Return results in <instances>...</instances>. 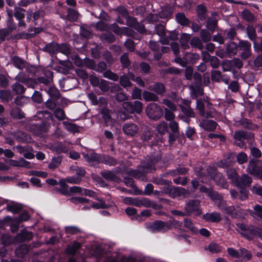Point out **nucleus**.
<instances>
[{
    "instance_id": "72a5a7b5",
    "label": "nucleus",
    "mask_w": 262,
    "mask_h": 262,
    "mask_svg": "<svg viewBox=\"0 0 262 262\" xmlns=\"http://www.w3.org/2000/svg\"><path fill=\"white\" fill-rule=\"evenodd\" d=\"M183 59L186 61L187 63L194 64L199 60L200 55L196 53L187 52L183 57Z\"/></svg>"
},
{
    "instance_id": "6ab92c4d",
    "label": "nucleus",
    "mask_w": 262,
    "mask_h": 262,
    "mask_svg": "<svg viewBox=\"0 0 262 262\" xmlns=\"http://www.w3.org/2000/svg\"><path fill=\"white\" fill-rule=\"evenodd\" d=\"M175 19L177 23L183 27H190L191 21L188 18L184 12H178L176 14Z\"/></svg>"
},
{
    "instance_id": "dca6fc26",
    "label": "nucleus",
    "mask_w": 262,
    "mask_h": 262,
    "mask_svg": "<svg viewBox=\"0 0 262 262\" xmlns=\"http://www.w3.org/2000/svg\"><path fill=\"white\" fill-rule=\"evenodd\" d=\"M217 123L213 120L203 119L200 122V126L207 132H213L215 130Z\"/></svg>"
},
{
    "instance_id": "603ef678",
    "label": "nucleus",
    "mask_w": 262,
    "mask_h": 262,
    "mask_svg": "<svg viewBox=\"0 0 262 262\" xmlns=\"http://www.w3.org/2000/svg\"><path fill=\"white\" fill-rule=\"evenodd\" d=\"M32 101L37 104H41L43 102L42 94L38 91H34L31 96Z\"/></svg>"
},
{
    "instance_id": "0eeeda50",
    "label": "nucleus",
    "mask_w": 262,
    "mask_h": 262,
    "mask_svg": "<svg viewBox=\"0 0 262 262\" xmlns=\"http://www.w3.org/2000/svg\"><path fill=\"white\" fill-rule=\"evenodd\" d=\"M235 154L233 152H230L225 155L224 158L216 163V166L224 169L225 170H228L234 166L235 161Z\"/></svg>"
},
{
    "instance_id": "c03bdc74",
    "label": "nucleus",
    "mask_w": 262,
    "mask_h": 262,
    "mask_svg": "<svg viewBox=\"0 0 262 262\" xmlns=\"http://www.w3.org/2000/svg\"><path fill=\"white\" fill-rule=\"evenodd\" d=\"M60 52L64 55H68L71 53L70 46L67 43H58L57 53Z\"/></svg>"
},
{
    "instance_id": "ea45409f",
    "label": "nucleus",
    "mask_w": 262,
    "mask_h": 262,
    "mask_svg": "<svg viewBox=\"0 0 262 262\" xmlns=\"http://www.w3.org/2000/svg\"><path fill=\"white\" fill-rule=\"evenodd\" d=\"M190 45L193 48H198L202 50L204 48L202 41L197 36L192 37L190 41Z\"/></svg>"
},
{
    "instance_id": "393cba45",
    "label": "nucleus",
    "mask_w": 262,
    "mask_h": 262,
    "mask_svg": "<svg viewBox=\"0 0 262 262\" xmlns=\"http://www.w3.org/2000/svg\"><path fill=\"white\" fill-rule=\"evenodd\" d=\"M150 90L156 93L157 95L163 96L166 93V88L164 83L156 82L150 86Z\"/></svg>"
},
{
    "instance_id": "0e129e2a",
    "label": "nucleus",
    "mask_w": 262,
    "mask_h": 262,
    "mask_svg": "<svg viewBox=\"0 0 262 262\" xmlns=\"http://www.w3.org/2000/svg\"><path fill=\"white\" fill-rule=\"evenodd\" d=\"M157 130L159 133L161 135H164L168 132V127L167 123L163 121L160 123L157 126Z\"/></svg>"
},
{
    "instance_id": "f257e3e1",
    "label": "nucleus",
    "mask_w": 262,
    "mask_h": 262,
    "mask_svg": "<svg viewBox=\"0 0 262 262\" xmlns=\"http://www.w3.org/2000/svg\"><path fill=\"white\" fill-rule=\"evenodd\" d=\"M196 175L201 179L207 178L213 180L215 184L223 188L227 189L229 184L223 174L219 172L214 166L209 165L205 170L202 167L195 171Z\"/></svg>"
},
{
    "instance_id": "f3484780",
    "label": "nucleus",
    "mask_w": 262,
    "mask_h": 262,
    "mask_svg": "<svg viewBox=\"0 0 262 262\" xmlns=\"http://www.w3.org/2000/svg\"><path fill=\"white\" fill-rule=\"evenodd\" d=\"M196 13L198 22L206 21L207 16V9L204 4H199L196 6Z\"/></svg>"
},
{
    "instance_id": "13d9d810",
    "label": "nucleus",
    "mask_w": 262,
    "mask_h": 262,
    "mask_svg": "<svg viewBox=\"0 0 262 262\" xmlns=\"http://www.w3.org/2000/svg\"><path fill=\"white\" fill-rule=\"evenodd\" d=\"M217 25V21L216 19L209 18L207 19L206 23V27L207 28L212 31L213 32Z\"/></svg>"
},
{
    "instance_id": "4d7b16f0",
    "label": "nucleus",
    "mask_w": 262,
    "mask_h": 262,
    "mask_svg": "<svg viewBox=\"0 0 262 262\" xmlns=\"http://www.w3.org/2000/svg\"><path fill=\"white\" fill-rule=\"evenodd\" d=\"M112 83L105 80L104 79H101L99 82V85H98V88L100 89L101 91L103 92H107L110 90V84Z\"/></svg>"
},
{
    "instance_id": "a211bd4d",
    "label": "nucleus",
    "mask_w": 262,
    "mask_h": 262,
    "mask_svg": "<svg viewBox=\"0 0 262 262\" xmlns=\"http://www.w3.org/2000/svg\"><path fill=\"white\" fill-rule=\"evenodd\" d=\"M100 174L107 181H112L117 183L122 182L121 179L111 170L101 171Z\"/></svg>"
},
{
    "instance_id": "79ce46f5",
    "label": "nucleus",
    "mask_w": 262,
    "mask_h": 262,
    "mask_svg": "<svg viewBox=\"0 0 262 262\" xmlns=\"http://www.w3.org/2000/svg\"><path fill=\"white\" fill-rule=\"evenodd\" d=\"M84 158L89 163L96 162L99 163L100 161L99 156L95 152L86 154L84 156Z\"/></svg>"
},
{
    "instance_id": "c85d7f7f",
    "label": "nucleus",
    "mask_w": 262,
    "mask_h": 262,
    "mask_svg": "<svg viewBox=\"0 0 262 262\" xmlns=\"http://www.w3.org/2000/svg\"><path fill=\"white\" fill-rule=\"evenodd\" d=\"M224 171L226 173L227 178L230 181L231 183L235 185L239 177L235 169L232 167Z\"/></svg>"
},
{
    "instance_id": "b1692460",
    "label": "nucleus",
    "mask_w": 262,
    "mask_h": 262,
    "mask_svg": "<svg viewBox=\"0 0 262 262\" xmlns=\"http://www.w3.org/2000/svg\"><path fill=\"white\" fill-rule=\"evenodd\" d=\"M202 218L207 222L212 223H219L222 220L220 214L216 212L206 213L203 215Z\"/></svg>"
},
{
    "instance_id": "aec40b11",
    "label": "nucleus",
    "mask_w": 262,
    "mask_h": 262,
    "mask_svg": "<svg viewBox=\"0 0 262 262\" xmlns=\"http://www.w3.org/2000/svg\"><path fill=\"white\" fill-rule=\"evenodd\" d=\"M33 237V235L31 232L24 229L16 235L15 238L17 242L23 243L29 241Z\"/></svg>"
},
{
    "instance_id": "f03ea898",
    "label": "nucleus",
    "mask_w": 262,
    "mask_h": 262,
    "mask_svg": "<svg viewBox=\"0 0 262 262\" xmlns=\"http://www.w3.org/2000/svg\"><path fill=\"white\" fill-rule=\"evenodd\" d=\"M53 72L46 70L43 71L42 75L38 77L37 78H27L24 81V84L28 88L33 89H37L39 83L47 85L53 81Z\"/></svg>"
},
{
    "instance_id": "8fccbe9b",
    "label": "nucleus",
    "mask_w": 262,
    "mask_h": 262,
    "mask_svg": "<svg viewBox=\"0 0 262 262\" xmlns=\"http://www.w3.org/2000/svg\"><path fill=\"white\" fill-rule=\"evenodd\" d=\"M120 62L123 68H128L131 64L127 53H123L120 57Z\"/></svg>"
},
{
    "instance_id": "39448f33",
    "label": "nucleus",
    "mask_w": 262,
    "mask_h": 262,
    "mask_svg": "<svg viewBox=\"0 0 262 262\" xmlns=\"http://www.w3.org/2000/svg\"><path fill=\"white\" fill-rule=\"evenodd\" d=\"M147 116L151 119L157 121L163 115V110L157 103H150L148 104L145 109Z\"/></svg>"
},
{
    "instance_id": "4c0bfd02",
    "label": "nucleus",
    "mask_w": 262,
    "mask_h": 262,
    "mask_svg": "<svg viewBox=\"0 0 262 262\" xmlns=\"http://www.w3.org/2000/svg\"><path fill=\"white\" fill-rule=\"evenodd\" d=\"M127 174L132 176L137 179H143L146 177V174L144 171L136 169H130L126 172Z\"/></svg>"
},
{
    "instance_id": "c9c22d12",
    "label": "nucleus",
    "mask_w": 262,
    "mask_h": 262,
    "mask_svg": "<svg viewBox=\"0 0 262 262\" xmlns=\"http://www.w3.org/2000/svg\"><path fill=\"white\" fill-rule=\"evenodd\" d=\"M142 96L143 99L146 101H158L159 100V98L157 94L147 91H144Z\"/></svg>"
},
{
    "instance_id": "37998d69",
    "label": "nucleus",
    "mask_w": 262,
    "mask_h": 262,
    "mask_svg": "<svg viewBox=\"0 0 262 262\" xmlns=\"http://www.w3.org/2000/svg\"><path fill=\"white\" fill-rule=\"evenodd\" d=\"M78 13L77 11L69 8L68 10V14L66 16V18L70 21H75L77 20L78 16Z\"/></svg>"
},
{
    "instance_id": "e433bc0d",
    "label": "nucleus",
    "mask_w": 262,
    "mask_h": 262,
    "mask_svg": "<svg viewBox=\"0 0 262 262\" xmlns=\"http://www.w3.org/2000/svg\"><path fill=\"white\" fill-rule=\"evenodd\" d=\"M62 156H58L52 158L51 162L48 165V167L50 169H55L58 167L62 161Z\"/></svg>"
},
{
    "instance_id": "473e14b6",
    "label": "nucleus",
    "mask_w": 262,
    "mask_h": 262,
    "mask_svg": "<svg viewBox=\"0 0 262 262\" xmlns=\"http://www.w3.org/2000/svg\"><path fill=\"white\" fill-rule=\"evenodd\" d=\"M191 97L193 99H196L199 95L202 96L204 94V89L202 85H195L191 86Z\"/></svg>"
},
{
    "instance_id": "cd10ccee",
    "label": "nucleus",
    "mask_w": 262,
    "mask_h": 262,
    "mask_svg": "<svg viewBox=\"0 0 262 262\" xmlns=\"http://www.w3.org/2000/svg\"><path fill=\"white\" fill-rule=\"evenodd\" d=\"M99 38L103 42L107 43H112L116 40L115 36L110 31L101 33Z\"/></svg>"
},
{
    "instance_id": "9d476101",
    "label": "nucleus",
    "mask_w": 262,
    "mask_h": 262,
    "mask_svg": "<svg viewBox=\"0 0 262 262\" xmlns=\"http://www.w3.org/2000/svg\"><path fill=\"white\" fill-rule=\"evenodd\" d=\"M40 90L46 91L50 98L53 100H59L61 96L59 90L53 83V81L49 85L40 86Z\"/></svg>"
},
{
    "instance_id": "bf43d9fd",
    "label": "nucleus",
    "mask_w": 262,
    "mask_h": 262,
    "mask_svg": "<svg viewBox=\"0 0 262 262\" xmlns=\"http://www.w3.org/2000/svg\"><path fill=\"white\" fill-rule=\"evenodd\" d=\"M119 82L120 85L124 88L130 87L132 85V83L130 81L129 78L125 75L120 77Z\"/></svg>"
},
{
    "instance_id": "69168bd1",
    "label": "nucleus",
    "mask_w": 262,
    "mask_h": 262,
    "mask_svg": "<svg viewBox=\"0 0 262 262\" xmlns=\"http://www.w3.org/2000/svg\"><path fill=\"white\" fill-rule=\"evenodd\" d=\"M172 14V11L170 8H166L162 10L159 14V16L161 18L166 19L170 18Z\"/></svg>"
},
{
    "instance_id": "f704fd0d",
    "label": "nucleus",
    "mask_w": 262,
    "mask_h": 262,
    "mask_svg": "<svg viewBox=\"0 0 262 262\" xmlns=\"http://www.w3.org/2000/svg\"><path fill=\"white\" fill-rule=\"evenodd\" d=\"M62 123L65 129L68 131L73 134L79 132V126L77 124L68 121H63Z\"/></svg>"
},
{
    "instance_id": "6e6d98bb",
    "label": "nucleus",
    "mask_w": 262,
    "mask_h": 262,
    "mask_svg": "<svg viewBox=\"0 0 262 262\" xmlns=\"http://www.w3.org/2000/svg\"><path fill=\"white\" fill-rule=\"evenodd\" d=\"M29 252L28 248L26 246H20L16 249L15 254L20 257H24Z\"/></svg>"
},
{
    "instance_id": "de8ad7c7",
    "label": "nucleus",
    "mask_w": 262,
    "mask_h": 262,
    "mask_svg": "<svg viewBox=\"0 0 262 262\" xmlns=\"http://www.w3.org/2000/svg\"><path fill=\"white\" fill-rule=\"evenodd\" d=\"M102 163L110 166H115L117 164V160L113 157L110 156H103Z\"/></svg>"
},
{
    "instance_id": "052dcab7",
    "label": "nucleus",
    "mask_w": 262,
    "mask_h": 262,
    "mask_svg": "<svg viewBox=\"0 0 262 262\" xmlns=\"http://www.w3.org/2000/svg\"><path fill=\"white\" fill-rule=\"evenodd\" d=\"M114 11L117 12L124 18H125L129 15L128 10L124 6H119L114 9Z\"/></svg>"
},
{
    "instance_id": "864d4df0",
    "label": "nucleus",
    "mask_w": 262,
    "mask_h": 262,
    "mask_svg": "<svg viewBox=\"0 0 262 262\" xmlns=\"http://www.w3.org/2000/svg\"><path fill=\"white\" fill-rule=\"evenodd\" d=\"M109 25L100 20L97 21L95 25L97 30L100 31H107L109 30Z\"/></svg>"
},
{
    "instance_id": "a19ab883",
    "label": "nucleus",
    "mask_w": 262,
    "mask_h": 262,
    "mask_svg": "<svg viewBox=\"0 0 262 262\" xmlns=\"http://www.w3.org/2000/svg\"><path fill=\"white\" fill-rule=\"evenodd\" d=\"M252 255L250 251L245 248L239 249V258H242L245 261H249L252 258Z\"/></svg>"
},
{
    "instance_id": "a18cd8bd",
    "label": "nucleus",
    "mask_w": 262,
    "mask_h": 262,
    "mask_svg": "<svg viewBox=\"0 0 262 262\" xmlns=\"http://www.w3.org/2000/svg\"><path fill=\"white\" fill-rule=\"evenodd\" d=\"M168 34L165 36L166 37L165 39L163 41V44L167 45L168 43V40H177L178 39V32L176 31H169L168 32Z\"/></svg>"
},
{
    "instance_id": "7c9ffc66",
    "label": "nucleus",
    "mask_w": 262,
    "mask_h": 262,
    "mask_svg": "<svg viewBox=\"0 0 262 262\" xmlns=\"http://www.w3.org/2000/svg\"><path fill=\"white\" fill-rule=\"evenodd\" d=\"M237 51V44L235 42L230 41L226 46L225 54L227 56L230 57L235 55Z\"/></svg>"
},
{
    "instance_id": "a878e982",
    "label": "nucleus",
    "mask_w": 262,
    "mask_h": 262,
    "mask_svg": "<svg viewBox=\"0 0 262 262\" xmlns=\"http://www.w3.org/2000/svg\"><path fill=\"white\" fill-rule=\"evenodd\" d=\"M221 209L225 213L233 218H236L239 216V212L234 206L225 205L223 206Z\"/></svg>"
},
{
    "instance_id": "6e6552de",
    "label": "nucleus",
    "mask_w": 262,
    "mask_h": 262,
    "mask_svg": "<svg viewBox=\"0 0 262 262\" xmlns=\"http://www.w3.org/2000/svg\"><path fill=\"white\" fill-rule=\"evenodd\" d=\"M124 110L131 114H140L142 111L143 104L138 100L126 101L122 104Z\"/></svg>"
},
{
    "instance_id": "ddd939ff",
    "label": "nucleus",
    "mask_w": 262,
    "mask_h": 262,
    "mask_svg": "<svg viewBox=\"0 0 262 262\" xmlns=\"http://www.w3.org/2000/svg\"><path fill=\"white\" fill-rule=\"evenodd\" d=\"M122 130L124 134L128 136L133 137L138 133L139 127L135 123H126L123 125Z\"/></svg>"
},
{
    "instance_id": "58836bf2",
    "label": "nucleus",
    "mask_w": 262,
    "mask_h": 262,
    "mask_svg": "<svg viewBox=\"0 0 262 262\" xmlns=\"http://www.w3.org/2000/svg\"><path fill=\"white\" fill-rule=\"evenodd\" d=\"M246 32L248 36V38L250 40L253 41V44L255 43H259V42H257L256 40V33L255 29L252 26H248L246 28Z\"/></svg>"
},
{
    "instance_id": "f8f14e48",
    "label": "nucleus",
    "mask_w": 262,
    "mask_h": 262,
    "mask_svg": "<svg viewBox=\"0 0 262 262\" xmlns=\"http://www.w3.org/2000/svg\"><path fill=\"white\" fill-rule=\"evenodd\" d=\"M164 190L165 192L168 194L169 196L172 198L184 195L186 193V190L180 187L172 186L169 187L168 186L165 187Z\"/></svg>"
},
{
    "instance_id": "423d86ee",
    "label": "nucleus",
    "mask_w": 262,
    "mask_h": 262,
    "mask_svg": "<svg viewBox=\"0 0 262 262\" xmlns=\"http://www.w3.org/2000/svg\"><path fill=\"white\" fill-rule=\"evenodd\" d=\"M247 169L250 174L262 181V163L260 160L252 159L249 162Z\"/></svg>"
},
{
    "instance_id": "774afa93",
    "label": "nucleus",
    "mask_w": 262,
    "mask_h": 262,
    "mask_svg": "<svg viewBox=\"0 0 262 262\" xmlns=\"http://www.w3.org/2000/svg\"><path fill=\"white\" fill-rule=\"evenodd\" d=\"M25 10L21 8H18L14 13V16L18 20L24 19L25 17Z\"/></svg>"
},
{
    "instance_id": "5fc2aeb1",
    "label": "nucleus",
    "mask_w": 262,
    "mask_h": 262,
    "mask_svg": "<svg viewBox=\"0 0 262 262\" xmlns=\"http://www.w3.org/2000/svg\"><path fill=\"white\" fill-rule=\"evenodd\" d=\"M54 116L59 120L62 121L66 118V114L63 109L57 108L54 111Z\"/></svg>"
},
{
    "instance_id": "9b49d317",
    "label": "nucleus",
    "mask_w": 262,
    "mask_h": 262,
    "mask_svg": "<svg viewBox=\"0 0 262 262\" xmlns=\"http://www.w3.org/2000/svg\"><path fill=\"white\" fill-rule=\"evenodd\" d=\"M148 228L153 232H165L168 231V223L161 220H156L150 223Z\"/></svg>"
},
{
    "instance_id": "3c124183",
    "label": "nucleus",
    "mask_w": 262,
    "mask_h": 262,
    "mask_svg": "<svg viewBox=\"0 0 262 262\" xmlns=\"http://www.w3.org/2000/svg\"><path fill=\"white\" fill-rule=\"evenodd\" d=\"M11 88L12 91L17 94H23L26 91V89L24 86L18 82L14 83L12 84Z\"/></svg>"
},
{
    "instance_id": "2f4dec72",
    "label": "nucleus",
    "mask_w": 262,
    "mask_h": 262,
    "mask_svg": "<svg viewBox=\"0 0 262 262\" xmlns=\"http://www.w3.org/2000/svg\"><path fill=\"white\" fill-rule=\"evenodd\" d=\"M240 124L244 128L249 130H254L258 128V125L253 123L251 120L246 118H243L241 120Z\"/></svg>"
},
{
    "instance_id": "4468645a",
    "label": "nucleus",
    "mask_w": 262,
    "mask_h": 262,
    "mask_svg": "<svg viewBox=\"0 0 262 262\" xmlns=\"http://www.w3.org/2000/svg\"><path fill=\"white\" fill-rule=\"evenodd\" d=\"M30 129L32 131L37 135L42 134V133H46L48 130L47 126V122L42 121L34 123L31 124Z\"/></svg>"
},
{
    "instance_id": "338daca9",
    "label": "nucleus",
    "mask_w": 262,
    "mask_h": 262,
    "mask_svg": "<svg viewBox=\"0 0 262 262\" xmlns=\"http://www.w3.org/2000/svg\"><path fill=\"white\" fill-rule=\"evenodd\" d=\"M155 31L160 36L164 37L166 36L164 27L161 24H157L155 28Z\"/></svg>"
},
{
    "instance_id": "7ed1b4c3",
    "label": "nucleus",
    "mask_w": 262,
    "mask_h": 262,
    "mask_svg": "<svg viewBox=\"0 0 262 262\" xmlns=\"http://www.w3.org/2000/svg\"><path fill=\"white\" fill-rule=\"evenodd\" d=\"M237 226L241 230V234L243 237L248 241H252L255 237L262 240V229L254 225L239 223Z\"/></svg>"
},
{
    "instance_id": "c756f323",
    "label": "nucleus",
    "mask_w": 262,
    "mask_h": 262,
    "mask_svg": "<svg viewBox=\"0 0 262 262\" xmlns=\"http://www.w3.org/2000/svg\"><path fill=\"white\" fill-rule=\"evenodd\" d=\"M128 30V28L125 27H120L116 23H114L110 25L108 31H112L117 35H121L126 33Z\"/></svg>"
},
{
    "instance_id": "4be33fe9",
    "label": "nucleus",
    "mask_w": 262,
    "mask_h": 262,
    "mask_svg": "<svg viewBox=\"0 0 262 262\" xmlns=\"http://www.w3.org/2000/svg\"><path fill=\"white\" fill-rule=\"evenodd\" d=\"M252 182V179L247 174H243L240 178L239 177L235 185L238 188L246 187L250 186Z\"/></svg>"
},
{
    "instance_id": "2eb2a0df",
    "label": "nucleus",
    "mask_w": 262,
    "mask_h": 262,
    "mask_svg": "<svg viewBox=\"0 0 262 262\" xmlns=\"http://www.w3.org/2000/svg\"><path fill=\"white\" fill-rule=\"evenodd\" d=\"M26 62L24 59L17 55H13L10 57V63L20 71L25 68Z\"/></svg>"
},
{
    "instance_id": "1a4fd4ad",
    "label": "nucleus",
    "mask_w": 262,
    "mask_h": 262,
    "mask_svg": "<svg viewBox=\"0 0 262 262\" xmlns=\"http://www.w3.org/2000/svg\"><path fill=\"white\" fill-rule=\"evenodd\" d=\"M251 44L250 42L245 40H239L237 45L238 50L240 57L243 60L247 59L251 55Z\"/></svg>"
},
{
    "instance_id": "09e8293b",
    "label": "nucleus",
    "mask_w": 262,
    "mask_h": 262,
    "mask_svg": "<svg viewBox=\"0 0 262 262\" xmlns=\"http://www.w3.org/2000/svg\"><path fill=\"white\" fill-rule=\"evenodd\" d=\"M103 76L104 78L113 80L114 81H117L119 79L118 75L110 70H106L103 73Z\"/></svg>"
},
{
    "instance_id": "49530a36",
    "label": "nucleus",
    "mask_w": 262,
    "mask_h": 262,
    "mask_svg": "<svg viewBox=\"0 0 262 262\" xmlns=\"http://www.w3.org/2000/svg\"><path fill=\"white\" fill-rule=\"evenodd\" d=\"M0 98L2 99L3 101L8 102L12 99L11 92L8 90H1Z\"/></svg>"
},
{
    "instance_id": "20e7f679",
    "label": "nucleus",
    "mask_w": 262,
    "mask_h": 262,
    "mask_svg": "<svg viewBox=\"0 0 262 262\" xmlns=\"http://www.w3.org/2000/svg\"><path fill=\"white\" fill-rule=\"evenodd\" d=\"M184 208L187 213V216L194 219L200 216L203 213L201 208V201L198 199L188 200L186 202Z\"/></svg>"
},
{
    "instance_id": "e2e57ef3",
    "label": "nucleus",
    "mask_w": 262,
    "mask_h": 262,
    "mask_svg": "<svg viewBox=\"0 0 262 262\" xmlns=\"http://www.w3.org/2000/svg\"><path fill=\"white\" fill-rule=\"evenodd\" d=\"M107 68V64L104 61H99L97 64L96 63L95 69L94 71L98 73H103Z\"/></svg>"
},
{
    "instance_id": "412c9836",
    "label": "nucleus",
    "mask_w": 262,
    "mask_h": 262,
    "mask_svg": "<svg viewBox=\"0 0 262 262\" xmlns=\"http://www.w3.org/2000/svg\"><path fill=\"white\" fill-rule=\"evenodd\" d=\"M58 46V43L53 41L47 43L42 50L49 53L51 56L53 57L57 53Z\"/></svg>"
},
{
    "instance_id": "bb28decb",
    "label": "nucleus",
    "mask_w": 262,
    "mask_h": 262,
    "mask_svg": "<svg viewBox=\"0 0 262 262\" xmlns=\"http://www.w3.org/2000/svg\"><path fill=\"white\" fill-rule=\"evenodd\" d=\"M191 35L190 34L183 33L180 38V43L181 48L184 50H187L190 48L189 43L191 40Z\"/></svg>"
},
{
    "instance_id": "5701e85b",
    "label": "nucleus",
    "mask_w": 262,
    "mask_h": 262,
    "mask_svg": "<svg viewBox=\"0 0 262 262\" xmlns=\"http://www.w3.org/2000/svg\"><path fill=\"white\" fill-rule=\"evenodd\" d=\"M254 138V134L251 132H247L243 130L235 132L234 138L236 141H241L245 139H251Z\"/></svg>"
},
{
    "instance_id": "680f3d73",
    "label": "nucleus",
    "mask_w": 262,
    "mask_h": 262,
    "mask_svg": "<svg viewBox=\"0 0 262 262\" xmlns=\"http://www.w3.org/2000/svg\"><path fill=\"white\" fill-rule=\"evenodd\" d=\"M201 40L204 42H208L211 40V34L206 29H202L200 31Z\"/></svg>"
}]
</instances>
